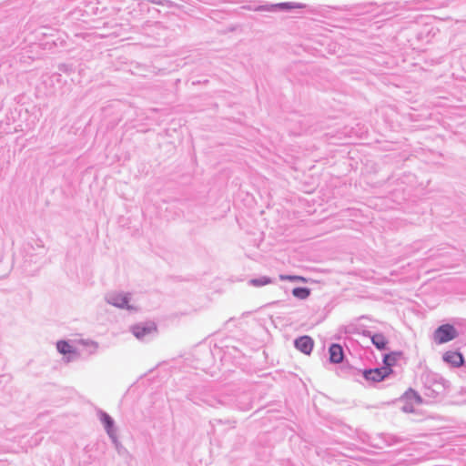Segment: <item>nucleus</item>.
I'll return each instance as SVG.
<instances>
[{
	"label": "nucleus",
	"mask_w": 466,
	"mask_h": 466,
	"mask_svg": "<svg viewBox=\"0 0 466 466\" xmlns=\"http://www.w3.org/2000/svg\"><path fill=\"white\" fill-rule=\"evenodd\" d=\"M458 335L456 329L450 324L440 326L433 334L434 341L438 344H443L455 339Z\"/></svg>",
	"instance_id": "1"
},
{
	"label": "nucleus",
	"mask_w": 466,
	"mask_h": 466,
	"mask_svg": "<svg viewBox=\"0 0 466 466\" xmlns=\"http://www.w3.org/2000/svg\"><path fill=\"white\" fill-rule=\"evenodd\" d=\"M400 401L402 410L410 413L414 411L416 406L420 404L421 399L414 390H410L403 394Z\"/></svg>",
	"instance_id": "2"
},
{
	"label": "nucleus",
	"mask_w": 466,
	"mask_h": 466,
	"mask_svg": "<svg viewBox=\"0 0 466 466\" xmlns=\"http://www.w3.org/2000/svg\"><path fill=\"white\" fill-rule=\"evenodd\" d=\"M156 331L157 326L153 322L137 324L132 328V332L137 339H143Z\"/></svg>",
	"instance_id": "3"
},
{
	"label": "nucleus",
	"mask_w": 466,
	"mask_h": 466,
	"mask_svg": "<svg viewBox=\"0 0 466 466\" xmlns=\"http://www.w3.org/2000/svg\"><path fill=\"white\" fill-rule=\"evenodd\" d=\"M392 372V370L388 367L376 368L374 370H366L364 377L368 380L380 381L388 377Z\"/></svg>",
	"instance_id": "4"
},
{
	"label": "nucleus",
	"mask_w": 466,
	"mask_h": 466,
	"mask_svg": "<svg viewBox=\"0 0 466 466\" xmlns=\"http://www.w3.org/2000/svg\"><path fill=\"white\" fill-rule=\"evenodd\" d=\"M296 348L305 354H309L313 349V340L308 336H303L296 339Z\"/></svg>",
	"instance_id": "5"
},
{
	"label": "nucleus",
	"mask_w": 466,
	"mask_h": 466,
	"mask_svg": "<svg viewBox=\"0 0 466 466\" xmlns=\"http://www.w3.org/2000/svg\"><path fill=\"white\" fill-rule=\"evenodd\" d=\"M329 360L333 363H339L343 360V350L339 344H332L329 350Z\"/></svg>",
	"instance_id": "6"
},
{
	"label": "nucleus",
	"mask_w": 466,
	"mask_h": 466,
	"mask_svg": "<svg viewBox=\"0 0 466 466\" xmlns=\"http://www.w3.org/2000/svg\"><path fill=\"white\" fill-rule=\"evenodd\" d=\"M443 359L446 362L452 364L455 367H460L463 364V357L460 352L447 351Z\"/></svg>",
	"instance_id": "7"
},
{
	"label": "nucleus",
	"mask_w": 466,
	"mask_h": 466,
	"mask_svg": "<svg viewBox=\"0 0 466 466\" xmlns=\"http://www.w3.org/2000/svg\"><path fill=\"white\" fill-rule=\"evenodd\" d=\"M56 349L63 355L76 354V350L67 341L65 340L57 341Z\"/></svg>",
	"instance_id": "8"
},
{
	"label": "nucleus",
	"mask_w": 466,
	"mask_h": 466,
	"mask_svg": "<svg viewBox=\"0 0 466 466\" xmlns=\"http://www.w3.org/2000/svg\"><path fill=\"white\" fill-rule=\"evenodd\" d=\"M400 355H401V353H400V352H391L390 354L385 355V357L383 359V363H384L383 367H388V368L391 369V367L396 364V362L399 360V358L400 357Z\"/></svg>",
	"instance_id": "9"
},
{
	"label": "nucleus",
	"mask_w": 466,
	"mask_h": 466,
	"mask_svg": "<svg viewBox=\"0 0 466 466\" xmlns=\"http://www.w3.org/2000/svg\"><path fill=\"white\" fill-rule=\"evenodd\" d=\"M371 341L379 350H384L388 343L386 338L381 334H375L371 338Z\"/></svg>",
	"instance_id": "10"
},
{
	"label": "nucleus",
	"mask_w": 466,
	"mask_h": 466,
	"mask_svg": "<svg viewBox=\"0 0 466 466\" xmlns=\"http://www.w3.org/2000/svg\"><path fill=\"white\" fill-rule=\"evenodd\" d=\"M110 301L117 307L123 308L127 306L128 299L124 295H116L110 297Z\"/></svg>",
	"instance_id": "11"
},
{
	"label": "nucleus",
	"mask_w": 466,
	"mask_h": 466,
	"mask_svg": "<svg viewBox=\"0 0 466 466\" xmlns=\"http://www.w3.org/2000/svg\"><path fill=\"white\" fill-rule=\"evenodd\" d=\"M292 294L298 299H305L309 296L310 290L308 288H295L292 290Z\"/></svg>",
	"instance_id": "12"
},
{
	"label": "nucleus",
	"mask_w": 466,
	"mask_h": 466,
	"mask_svg": "<svg viewBox=\"0 0 466 466\" xmlns=\"http://www.w3.org/2000/svg\"><path fill=\"white\" fill-rule=\"evenodd\" d=\"M251 283H252V285H254L256 287H259V286H264V285L269 284L270 279L268 278L264 277L259 279H252Z\"/></svg>",
	"instance_id": "13"
},
{
	"label": "nucleus",
	"mask_w": 466,
	"mask_h": 466,
	"mask_svg": "<svg viewBox=\"0 0 466 466\" xmlns=\"http://www.w3.org/2000/svg\"><path fill=\"white\" fill-rule=\"evenodd\" d=\"M103 421H104V423H105V425H106V427L107 429V432L109 434H111L110 429L113 426V420H111V418L108 415L105 414Z\"/></svg>",
	"instance_id": "14"
},
{
	"label": "nucleus",
	"mask_w": 466,
	"mask_h": 466,
	"mask_svg": "<svg viewBox=\"0 0 466 466\" xmlns=\"http://www.w3.org/2000/svg\"><path fill=\"white\" fill-rule=\"evenodd\" d=\"M281 279H289V280H299L302 282H306L307 279L300 276H280Z\"/></svg>",
	"instance_id": "15"
},
{
	"label": "nucleus",
	"mask_w": 466,
	"mask_h": 466,
	"mask_svg": "<svg viewBox=\"0 0 466 466\" xmlns=\"http://www.w3.org/2000/svg\"><path fill=\"white\" fill-rule=\"evenodd\" d=\"M81 344H83V345H85V346H91L95 350L98 348L97 343L93 342V341H91V342H86V341L82 340V341H81Z\"/></svg>",
	"instance_id": "16"
},
{
	"label": "nucleus",
	"mask_w": 466,
	"mask_h": 466,
	"mask_svg": "<svg viewBox=\"0 0 466 466\" xmlns=\"http://www.w3.org/2000/svg\"><path fill=\"white\" fill-rule=\"evenodd\" d=\"M291 7H293V8H302L303 5H292Z\"/></svg>",
	"instance_id": "17"
},
{
	"label": "nucleus",
	"mask_w": 466,
	"mask_h": 466,
	"mask_svg": "<svg viewBox=\"0 0 466 466\" xmlns=\"http://www.w3.org/2000/svg\"><path fill=\"white\" fill-rule=\"evenodd\" d=\"M284 6L291 8V7H290L291 5H287V4H284Z\"/></svg>",
	"instance_id": "18"
},
{
	"label": "nucleus",
	"mask_w": 466,
	"mask_h": 466,
	"mask_svg": "<svg viewBox=\"0 0 466 466\" xmlns=\"http://www.w3.org/2000/svg\"><path fill=\"white\" fill-rule=\"evenodd\" d=\"M284 6L291 8V7H290L291 5H287V4H284Z\"/></svg>",
	"instance_id": "19"
}]
</instances>
